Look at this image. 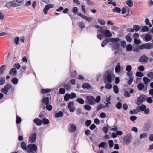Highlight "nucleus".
I'll return each instance as SVG.
<instances>
[{
    "label": "nucleus",
    "mask_w": 153,
    "mask_h": 153,
    "mask_svg": "<svg viewBox=\"0 0 153 153\" xmlns=\"http://www.w3.org/2000/svg\"><path fill=\"white\" fill-rule=\"evenodd\" d=\"M115 76L112 71L110 70L106 71L104 75V83L105 84L111 83L114 81Z\"/></svg>",
    "instance_id": "f257e3e1"
},
{
    "label": "nucleus",
    "mask_w": 153,
    "mask_h": 153,
    "mask_svg": "<svg viewBox=\"0 0 153 153\" xmlns=\"http://www.w3.org/2000/svg\"><path fill=\"white\" fill-rule=\"evenodd\" d=\"M132 139V136L131 133H129L123 138V143L126 145H128L130 143Z\"/></svg>",
    "instance_id": "f03ea898"
},
{
    "label": "nucleus",
    "mask_w": 153,
    "mask_h": 153,
    "mask_svg": "<svg viewBox=\"0 0 153 153\" xmlns=\"http://www.w3.org/2000/svg\"><path fill=\"white\" fill-rule=\"evenodd\" d=\"M37 149L36 145L34 144H29L27 146V150L28 153H35Z\"/></svg>",
    "instance_id": "7ed1b4c3"
},
{
    "label": "nucleus",
    "mask_w": 153,
    "mask_h": 153,
    "mask_svg": "<svg viewBox=\"0 0 153 153\" xmlns=\"http://www.w3.org/2000/svg\"><path fill=\"white\" fill-rule=\"evenodd\" d=\"M12 87V85L11 84L7 83L5 85L4 88L1 89V91L5 94H7L8 90L11 89Z\"/></svg>",
    "instance_id": "20e7f679"
},
{
    "label": "nucleus",
    "mask_w": 153,
    "mask_h": 153,
    "mask_svg": "<svg viewBox=\"0 0 153 153\" xmlns=\"http://www.w3.org/2000/svg\"><path fill=\"white\" fill-rule=\"evenodd\" d=\"M86 101L85 102H87L90 105H92L95 104V98L92 96H87L86 97Z\"/></svg>",
    "instance_id": "39448f33"
},
{
    "label": "nucleus",
    "mask_w": 153,
    "mask_h": 153,
    "mask_svg": "<svg viewBox=\"0 0 153 153\" xmlns=\"http://www.w3.org/2000/svg\"><path fill=\"white\" fill-rule=\"evenodd\" d=\"M153 48V44L151 43H148L145 44H143L140 45V49H146L150 50Z\"/></svg>",
    "instance_id": "423d86ee"
},
{
    "label": "nucleus",
    "mask_w": 153,
    "mask_h": 153,
    "mask_svg": "<svg viewBox=\"0 0 153 153\" xmlns=\"http://www.w3.org/2000/svg\"><path fill=\"white\" fill-rule=\"evenodd\" d=\"M147 97L144 95H141L138 98L137 104L138 105H140L142 103L145 101Z\"/></svg>",
    "instance_id": "0eeeda50"
},
{
    "label": "nucleus",
    "mask_w": 153,
    "mask_h": 153,
    "mask_svg": "<svg viewBox=\"0 0 153 153\" xmlns=\"http://www.w3.org/2000/svg\"><path fill=\"white\" fill-rule=\"evenodd\" d=\"M37 137V134L36 133H32L30 135L29 138V141L31 143H34L36 140Z\"/></svg>",
    "instance_id": "6e6552de"
},
{
    "label": "nucleus",
    "mask_w": 153,
    "mask_h": 153,
    "mask_svg": "<svg viewBox=\"0 0 153 153\" xmlns=\"http://www.w3.org/2000/svg\"><path fill=\"white\" fill-rule=\"evenodd\" d=\"M54 7L53 4H50L46 5L43 9V12L45 15L47 14L48 11L50 8H53Z\"/></svg>",
    "instance_id": "1a4fd4ad"
},
{
    "label": "nucleus",
    "mask_w": 153,
    "mask_h": 153,
    "mask_svg": "<svg viewBox=\"0 0 153 153\" xmlns=\"http://www.w3.org/2000/svg\"><path fill=\"white\" fill-rule=\"evenodd\" d=\"M137 88L140 90L146 91L147 89V87L145 88L144 85L142 83H140L137 85Z\"/></svg>",
    "instance_id": "9d476101"
},
{
    "label": "nucleus",
    "mask_w": 153,
    "mask_h": 153,
    "mask_svg": "<svg viewBox=\"0 0 153 153\" xmlns=\"http://www.w3.org/2000/svg\"><path fill=\"white\" fill-rule=\"evenodd\" d=\"M15 7H17L23 3L24 0H13Z\"/></svg>",
    "instance_id": "9b49d317"
},
{
    "label": "nucleus",
    "mask_w": 153,
    "mask_h": 153,
    "mask_svg": "<svg viewBox=\"0 0 153 153\" xmlns=\"http://www.w3.org/2000/svg\"><path fill=\"white\" fill-rule=\"evenodd\" d=\"M74 107V104L73 102H70L69 103L68 108L69 109L70 112H73L75 110Z\"/></svg>",
    "instance_id": "f8f14e48"
},
{
    "label": "nucleus",
    "mask_w": 153,
    "mask_h": 153,
    "mask_svg": "<svg viewBox=\"0 0 153 153\" xmlns=\"http://www.w3.org/2000/svg\"><path fill=\"white\" fill-rule=\"evenodd\" d=\"M5 7L8 9H10L12 7H15L13 1L7 3L5 5Z\"/></svg>",
    "instance_id": "ddd939ff"
},
{
    "label": "nucleus",
    "mask_w": 153,
    "mask_h": 153,
    "mask_svg": "<svg viewBox=\"0 0 153 153\" xmlns=\"http://www.w3.org/2000/svg\"><path fill=\"white\" fill-rule=\"evenodd\" d=\"M17 73V71L15 68H11L9 73L10 75H13L14 76H16Z\"/></svg>",
    "instance_id": "4468645a"
},
{
    "label": "nucleus",
    "mask_w": 153,
    "mask_h": 153,
    "mask_svg": "<svg viewBox=\"0 0 153 153\" xmlns=\"http://www.w3.org/2000/svg\"><path fill=\"white\" fill-rule=\"evenodd\" d=\"M76 130V126L74 124H71L68 129V131L71 133L74 132Z\"/></svg>",
    "instance_id": "2eb2a0df"
},
{
    "label": "nucleus",
    "mask_w": 153,
    "mask_h": 153,
    "mask_svg": "<svg viewBox=\"0 0 153 153\" xmlns=\"http://www.w3.org/2000/svg\"><path fill=\"white\" fill-rule=\"evenodd\" d=\"M5 65H4L0 67V76L2 75L6 70Z\"/></svg>",
    "instance_id": "dca6fc26"
},
{
    "label": "nucleus",
    "mask_w": 153,
    "mask_h": 153,
    "mask_svg": "<svg viewBox=\"0 0 153 153\" xmlns=\"http://www.w3.org/2000/svg\"><path fill=\"white\" fill-rule=\"evenodd\" d=\"M98 146L100 148L102 147L106 149L107 148V144L105 142H102L100 144L98 145Z\"/></svg>",
    "instance_id": "f3484780"
},
{
    "label": "nucleus",
    "mask_w": 153,
    "mask_h": 153,
    "mask_svg": "<svg viewBox=\"0 0 153 153\" xmlns=\"http://www.w3.org/2000/svg\"><path fill=\"white\" fill-rule=\"evenodd\" d=\"M49 98L48 97H44L42 101V103L45 105H47L49 103Z\"/></svg>",
    "instance_id": "a211bd4d"
},
{
    "label": "nucleus",
    "mask_w": 153,
    "mask_h": 153,
    "mask_svg": "<svg viewBox=\"0 0 153 153\" xmlns=\"http://www.w3.org/2000/svg\"><path fill=\"white\" fill-rule=\"evenodd\" d=\"M82 88L83 89H89L91 88V86L88 83H84L82 85Z\"/></svg>",
    "instance_id": "6ab92c4d"
},
{
    "label": "nucleus",
    "mask_w": 153,
    "mask_h": 153,
    "mask_svg": "<svg viewBox=\"0 0 153 153\" xmlns=\"http://www.w3.org/2000/svg\"><path fill=\"white\" fill-rule=\"evenodd\" d=\"M146 107L145 105L144 104H142L140 106H138L137 108V109L138 110H140L141 111H143L146 109Z\"/></svg>",
    "instance_id": "aec40b11"
},
{
    "label": "nucleus",
    "mask_w": 153,
    "mask_h": 153,
    "mask_svg": "<svg viewBox=\"0 0 153 153\" xmlns=\"http://www.w3.org/2000/svg\"><path fill=\"white\" fill-rule=\"evenodd\" d=\"M152 39V36L148 34H146L145 36V40L146 42L150 41Z\"/></svg>",
    "instance_id": "412c9836"
},
{
    "label": "nucleus",
    "mask_w": 153,
    "mask_h": 153,
    "mask_svg": "<svg viewBox=\"0 0 153 153\" xmlns=\"http://www.w3.org/2000/svg\"><path fill=\"white\" fill-rule=\"evenodd\" d=\"M113 46L112 47V49L113 51L115 50H118L119 48V45L117 43H113Z\"/></svg>",
    "instance_id": "4be33fe9"
},
{
    "label": "nucleus",
    "mask_w": 153,
    "mask_h": 153,
    "mask_svg": "<svg viewBox=\"0 0 153 153\" xmlns=\"http://www.w3.org/2000/svg\"><path fill=\"white\" fill-rule=\"evenodd\" d=\"M109 39L108 38H106L104 40L101 44V46L104 47L108 42H110Z\"/></svg>",
    "instance_id": "5701e85b"
},
{
    "label": "nucleus",
    "mask_w": 153,
    "mask_h": 153,
    "mask_svg": "<svg viewBox=\"0 0 153 153\" xmlns=\"http://www.w3.org/2000/svg\"><path fill=\"white\" fill-rule=\"evenodd\" d=\"M34 122L38 126L40 125L42 123V120L37 118L35 119L34 120Z\"/></svg>",
    "instance_id": "b1692460"
},
{
    "label": "nucleus",
    "mask_w": 153,
    "mask_h": 153,
    "mask_svg": "<svg viewBox=\"0 0 153 153\" xmlns=\"http://www.w3.org/2000/svg\"><path fill=\"white\" fill-rule=\"evenodd\" d=\"M104 34L105 36L107 37H111L112 36V34L109 30L105 31Z\"/></svg>",
    "instance_id": "393cba45"
},
{
    "label": "nucleus",
    "mask_w": 153,
    "mask_h": 153,
    "mask_svg": "<svg viewBox=\"0 0 153 153\" xmlns=\"http://www.w3.org/2000/svg\"><path fill=\"white\" fill-rule=\"evenodd\" d=\"M21 148L25 150H27V147H26L27 145L24 142H22L21 143Z\"/></svg>",
    "instance_id": "a878e982"
},
{
    "label": "nucleus",
    "mask_w": 153,
    "mask_h": 153,
    "mask_svg": "<svg viewBox=\"0 0 153 153\" xmlns=\"http://www.w3.org/2000/svg\"><path fill=\"white\" fill-rule=\"evenodd\" d=\"M126 51H131L132 50V46L130 44L127 45L126 46Z\"/></svg>",
    "instance_id": "bb28decb"
},
{
    "label": "nucleus",
    "mask_w": 153,
    "mask_h": 153,
    "mask_svg": "<svg viewBox=\"0 0 153 153\" xmlns=\"http://www.w3.org/2000/svg\"><path fill=\"white\" fill-rule=\"evenodd\" d=\"M110 42H114L115 43H117L120 40V39L118 38H111L109 39Z\"/></svg>",
    "instance_id": "cd10ccee"
},
{
    "label": "nucleus",
    "mask_w": 153,
    "mask_h": 153,
    "mask_svg": "<svg viewBox=\"0 0 153 153\" xmlns=\"http://www.w3.org/2000/svg\"><path fill=\"white\" fill-rule=\"evenodd\" d=\"M71 87V85L70 83L65 84L63 85L64 88L68 91L70 90Z\"/></svg>",
    "instance_id": "c85d7f7f"
},
{
    "label": "nucleus",
    "mask_w": 153,
    "mask_h": 153,
    "mask_svg": "<svg viewBox=\"0 0 153 153\" xmlns=\"http://www.w3.org/2000/svg\"><path fill=\"white\" fill-rule=\"evenodd\" d=\"M143 80L144 82L145 85H147L150 81V80L146 77H144L143 78Z\"/></svg>",
    "instance_id": "c756f323"
},
{
    "label": "nucleus",
    "mask_w": 153,
    "mask_h": 153,
    "mask_svg": "<svg viewBox=\"0 0 153 153\" xmlns=\"http://www.w3.org/2000/svg\"><path fill=\"white\" fill-rule=\"evenodd\" d=\"M63 113L62 111H60L58 113H56L55 114V117L56 118H58L63 116Z\"/></svg>",
    "instance_id": "7c9ffc66"
},
{
    "label": "nucleus",
    "mask_w": 153,
    "mask_h": 153,
    "mask_svg": "<svg viewBox=\"0 0 153 153\" xmlns=\"http://www.w3.org/2000/svg\"><path fill=\"white\" fill-rule=\"evenodd\" d=\"M126 4L130 7H131L133 5V1L131 0H128L126 2Z\"/></svg>",
    "instance_id": "2f4dec72"
},
{
    "label": "nucleus",
    "mask_w": 153,
    "mask_h": 153,
    "mask_svg": "<svg viewBox=\"0 0 153 153\" xmlns=\"http://www.w3.org/2000/svg\"><path fill=\"white\" fill-rule=\"evenodd\" d=\"M148 60V58H140L139 61L142 63L146 62Z\"/></svg>",
    "instance_id": "473e14b6"
},
{
    "label": "nucleus",
    "mask_w": 153,
    "mask_h": 153,
    "mask_svg": "<svg viewBox=\"0 0 153 153\" xmlns=\"http://www.w3.org/2000/svg\"><path fill=\"white\" fill-rule=\"evenodd\" d=\"M76 101L81 104H84V100L82 98H78L76 100Z\"/></svg>",
    "instance_id": "72a5a7b5"
},
{
    "label": "nucleus",
    "mask_w": 153,
    "mask_h": 153,
    "mask_svg": "<svg viewBox=\"0 0 153 153\" xmlns=\"http://www.w3.org/2000/svg\"><path fill=\"white\" fill-rule=\"evenodd\" d=\"M112 11L114 12H117L118 13H120L121 11V9L118 7H116L115 8L112 10Z\"/></svg>",
    "instance_id": "f704fd0d"
},
{
    "label": "nucleus",
    "mask_w": 153,
    "mask_h": 153,
    "mask_svg": "<svg viewBox=\"0 0 153 153\" xmlns=\"http://www.w3.org/2000/svg\"><path fill=\"white\" fill-rule=\"evenodd\" d=\"M114 92L116 94H117L119 92V89L117 86L116 85H114L113 87Z\"/></svg>",
    "instance_id": "c9c22d12"
},
{
    "label": "nucleus",
    "mask_w": 153,
    "mask_h": 153,
    "mask_svg": "<svg viewBox=\"0 0 153 153\" xmlns=\"http://www.w3.org/2000/svg\"><path fill=\"white\" fill-rule=\"evenodd\" d=\"M69 99H70V95H69V94H66L64 96V100L65 101H67Z\"/></svg>",
    "instance_id": "e433bc0d"
},
{
    "label": "nucleus",
    "mask_w": 153,
    "mask_h": 153,
    "mask_svg": "<svg viewBox=\"0 0 153 153\" xmlns=\"http://www.w3.org/2000/svg\"><path fill=\"white\" fill-rule=\"evenodd\" d=\"M42 122L44 125L48 124L49 123V120L46 118H43L42 120Z\"/></svg>",
    "instance_id": "4c0bfd02"
},
{
    "label": "nucleus",
    "mask_w": 153,
    "mask_h": 153,
    "mask_svg": "<svg viewBox=\"0 0 153 153\" xmlns=\"http://www.w3.org/2000/svg\"><path fill=\"white\" fill-rule=\"evenodd\" d=\"M5 82V79L4 77L0 78V85H2L4 84Z\"/></svg>",
    "instance_id": "58836bf2"
},
{
    "label": "nucleus",
    "mask_w": 153,
    "mask_h": 153,
    "mask_svg": "<svg viewBox=\"0 0 153 153\" xmlns=\"http://www.w3.org/2000/svg\"><path fill=\"white\" fill-rule=\"evenodd\" d=\"M147 75L148 77L150 78L151 80L153 79V72H150L147 74Z\"/></svg>",
    "instance_id": "ea45409f"
},
{
    "label": "nucleus",
    "mask_w": 153,
    "mask_h": 153,
    "mask_svg": "<svg viewBox=\"0 0 153 153\" xmlns=\"http://www.w3.org/2000/svg\"><path fill=\"white\" fill-rule=\"evenodd\" d=\"M11 81L13 84L16 85L18 83V79L16 78H14L12 79Z\"/></svg>",
    "instance_id": "a19ab883"
},
{
    "label": "nucleus",
    "mask_w": 153,
    "mask_h": 153,
    "mask_svg": "<svg viewBox=\"0 0 153 153\" xmlns=\"http://www.w3.org/2000/svg\"><path fill=\"white\" fill-rule=\"evenodd\" d=\"M147 134L146 133H143L140 135V138L142 139L143 138H146L147 137Z\"/></svg>",
    "instance_id": "79ce46f5"
},
{
    "label": "nucleus",
    "mask_w": 153,
    "mask_h": 153,
    "mask_svg": "<svg viewBox=\"0 0 153 153\" xmlns=\"http://www.w3.org/2000/svg\"><path fill=\"white\" fill-rule=\"evenodd\" d=\"M51 91V90L50 89H42L41 92L42 94L47 93L50 92Z\"/></svg>",
    "instance_id": "37998d69"
},
{
    "label": "nucleus",
    "mask_w": 153,
    "mask_h": 153,
    "mask_svg": "<svg viewBox=\"0 0 153 153\" xmlns=\"http://www.w3.org/2000/svg\"><path fill=\"white\" fill-rule=\"evenodd\" d=\"M106 85L105 86V88L107 89H110L112 88V85L110 83H108L106 84Z\"/></svg>",
    "instance_id": "c03bdc74"
},
{
    "label": "nucleus",
    "mask_w": 153,
    "mask_h": 153,
    "mask_svg": "<svg viewBox=\"0 0 153 153\" xmlns=\"http://www.w3.org/2000/svg\"><path fill=\"white\" fill-rule=\"evenodd\" d=\"M120 69L121 67L120 65H117L115 68V71L117 73H119L120 71Z\"/></svg>",
    "instance_id": "a18cd8bd"
},
{
    "label": "nucleus",
    "mask_w": 153,
    "mask_h": 153,
    "mask_svg": "<svg viewBox=\"0 0 153 153\" xmlns=\"http://www.w3.org/2000/svg\"><path fill=\"white\" fill-rule=\"evenodd\" d=\"M133 27L134 28V30L136 32H137L139 30L140 27L138 25H134L133 26Z\"/></svg>",
    "instance_id": "49530a36"
},
{
    "label": "nucleus",
    "mask_w": 153,
    "mask_h": 153,
    "mask_svg": "<svg viewBox=\"0 0 153 153\" xmlns=\"http://www.w3.org/2000/svg\"><path fill=\"white\" fill-rule=\"evenodd\" d=\"M127 42H130L132 40V38L128 36H125Z\"/></svg>",
    "instance_id": "de8ad7c7"
},
{
    "label": "nucleus",
    "mask_w": 153,
    "mask_h": 153,
    "mask_svg": "<svg viewBox=\"0 0 153 153\" xmlns=\"http://www.w3.org/2000/svg\"><path fill=\"white\" fill-rule=\"evenodd\" d=\"M19 38L18 37H16L14 38V42L15 43L16 45H18L19 44Z\"/></svg>",
    "instance_id": "09e8293b"
},
{
    "label": "nucleus",
    "mask_w": 153,
    "mask_h": 153,
    "mask_svg": "<svg viewBox=\"0 0 153 153\" xmlns=\"http://www.w3.org/2000/svg\"><path fill=\"white\" fill-rule=\"evenodd\" d=\"M83 19L86 20V21L88 22L91 21L92 19V18L91 17H88L87 16H85Z\"/></svg>",
    "instance_id": "8fccbe9b"
},
{
    "label": "nucleus",
    "mask_w": 153,
    "mask_h": 153,
    "mask_svg": "<svg viewBox=\"0 0 153 153\" xmlns=\"http://www.w3.org/2000/svg\"><path fill=\"white\" fill-rule=\"evenodd\" d=\"M116 107L118 109H120L122 107V104L120 102H118L116 105Z\"/></svg>",
    "instance_id": "3c124183"
},
{
    "label": "nucleus",
    "mask_w": 153,
    "mask_h": 153,
    "mask_svg": "<svg viewBox=\"0 0 153 153\" xmlns=\"http://www.w3.org/2000/svg\"><path fill=\"white\" fill-rule=\"evenodd\" d=\"M46 108L47 110L49 111H51L52 109V107L51 105L48 104L46 105Z\"/></svg>",
    "instance_id": "603ef678"
},
{
    "label": "nucleus",
    "mask_w": 153,
    "mask_h": 153,
    "mask_svg": "<svg viewBox=\"0 0 153 153\" xmlns=\"http://www.w3.org/2000/svg\"><path fill=\"white\" fill-rule=\"evenodd\" d=\"M136 75L138 77H141L144 75L141 72H136Z\"/></svg>",
    "instance_id": "864d4df0"
},
{
    "label": "nucleus",
    "mask_w": 153,
    "mask_h": 153,
    "mask_svg": "<svg viewBox=\"0 0 153 153\" xmlns=\"http://www.w3.org/2000/svg\"><path fill=\"white\" fill-rule=\"evenodd\" d=\"M98 22L102 25H104L105 24V21L102 19H98Z\"/></svg>",
    "instance_id": "5fc2aeb1"
},
{
    "label": "nucleus",
    "mask_w": 153,
    "mask_h": 153,
    "mask_svg": "<svg viewBox=\"0 0 153 153\" xmlns=\"http://www.w3.org/2000/svg\"><path fill=\"white\" fill-rule=\"evenodd\" d=\"M91 123V121L90 120H88L85 122V125L86 126H89Z\"/></svg>",
    "instance_id": "6e6d98bb"
},
{
    "label": "nucleus",
    "mask_w": 153,
    "mask_h": 153,
    "mask_svg": "<svg viewBox=\"0 0 153 153\" xmlns=\"http://www.w3.org/2000/svg\"><path fill=\"white\" fill-rule=\"evenodd\" d=\"M133 80V77H131L129 78V80L127 82L128 84L130 85L132 82Z\"/></svg>",
    "instance_id": "4d7b16f0"
},
{
    "label": "nucleus",
    "mask_w": 153,
    "mask_h": 153,
    "mask_svg": "<svg viewBox=\"0 0 153 153\" xmlns=\"http://www.w3.org/2000/svg\"><path fill=\"white\" fill-rule=\"evenodd\" d=\"M105 108L104 105L102 104L100 105L97 108V110H99L102 108Z\"/></svg>",
    "instance_id": "13d9d810"
},
{
    "label": "nucleus",
    "mask_w": 153,
    "mask_h": 153,
    "mask_svg": "<svg viewBox=\"0 0 153 153\" xmlns=\"http://www.w3.org/2000/svg\"><path fill=\"white\" fill-rule=\"evenodd\" d=\"M101 99L100 96H98L96 97V99H95V103H98L100 101Z\"/></svg>",
    "instance_id": "bf43d9fd"
},
{
    "label": "nucleus",
    "mask_w": 153,
    "mask_h": 153,
    "mask_svg": "<svg viewBox=\"0 0 153 153\" xmlns=\"http://www.w3.org/2000/svg\"><path fill=\"white\" fill-rule=\"evenodd\" d=\"M109 146L110 148L112 147L114 145V142L112 140H109L108 141Z\"/></svg>",
    "instance_id": "052dcab7"
},
{
    "label": "nucleus",
    "mask_w": 153,
    "mask_h": 153,
    "mask_svg": "<svg viewBox=\"0 0 153 153\" xmlns=\"http://www.w3.org/2000/svg\"><path fill=\"white\" fill-rule=\"evenodd\" d=\"M69 95H70V99L74 98L76 96V94L74 93H72L69 94Z\"/></svg>",
    "instance_id": "680f3d73"
},
{
    "label": "nucleus",
    "mask_w": 153,
    "mask_h": 153,
    "mask_svg": "<svg viewBox=\"0 0 153 153\" xmlns=\"http://www.w3.org/2000/svg\"><path fill=\"white\" fill-rule=\"evenodd\" d=\"M13 67L17 69H19L21 67V65L19 64L16 63L14 64Z\"/></svg>",
    "instance_id": "e2e57ef3"
},
{
    "label": "nucleus",
    "mask_w": 153,
    "mask_h": 153,
    "mask_svg": "<svg viewBox=\"0 0 153 153\" xmlns=\"http://www.w3.org/2000/svg\"><path fill=\"white\" fill-rule=\"evenodd\" d=\"M65 93V90L64 89L61 88L59 89V93L61 94H64Z\"/></svg>",
    "instance_id": "0e129e2a"
},
{
    "label": "nucleus",
    "mask_w": 153,
    "mask_h": 153,
    "mask_svg": "<svg viewBox=\"0 0 153 153\" xmlns=\"http://www.w3.org/2000/svg\"><path fill=\"white\" fill-rule=\"evenodd\" d=\"M134 42L135 44L138 45L140 44L141 42L140 40L136 38L134 40Z\"/></svg>",
    "instance_id": "69168bd1"
},
{
    "label": "nucleus",
    "mask_w": 153,
    "mask_h": 153,
    "mask_svg": "<svg viewBox=\"0 0 153 153\" xmlns=\"http://www.w3.org/2000/svg\"><path fill=\"white\" fill-rule=\"evenodd\" d=\"M78 25L79 27L81 28H83L85 27L84 24L82 22H80L78 23Z\"/></svg>",
    "instance_id": "338daca9"
},
{
    "label": "nucleus",
    "mask_w": 153,
    "mask_h": 153,
    "mask_svg": "<svg viewBox=\"0 0 153 153\" xmlns=\"http://www.w3.org/2000/svg\"><path fill=\"white\" fill-rule=\"evenodd\" d=\"M149 30L148 27L146 26H144L142 28V31L143 32H144L145 31H147Z\"/></svg>",
    "instance_id": "774afa93"
}]
</instances>
